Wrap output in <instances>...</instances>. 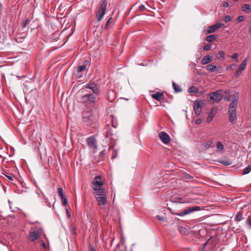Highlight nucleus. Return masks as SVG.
Returning <instances> with one entry per match:
<instances>
[{
	"instance_id": "nucleus-10",
	"label": "nucleus",
	"mask_w": 251,
	"mask_h": 251,
	"mask_svg": "<svg viewBox=\"0 0 251 251\" xmlns=\"http://www.w3.org/2000/svg\"><path fill=\"white\" fill-rule=\"evenodd\" d=\"M225 26L224 24L222 23H217L212 26H210L208 27V29L206 30L207 34H210L214 32L217 29L222 28Z\"/></svg>"
},
{
	"instance_id": "nucleus-25",
	"label": "nucleus",
	"mask_w": 251,
	"mask_h": 251,
	"mask_svg": "<svg viewBox=\"0 0 251 251\" xmlns=\"http://www.w3.org/2000/svg\"><path fill=\"white\" fill-rule=\"evenodd\" d=\"M173 87L174 89V90L176 92H180L182 91L181 89L180 88V86L176 84L175 82H173Z\"/></svg>"
},
{
	"instance_id": "nucleus-13",
	"label": "nucleus",
	"mask_w": 251,
	"mask_h": 251,
	"mask_svg": "<svg viewBox=\"0 0 251 251\" xmlns=\"http://www.w3.org/2000/svg\"><path fill=\"white\" fill-rule=\"evenodd\" d=\"M201 102V101H195L194 103L193 108L197 116L200 115L202 110Z\"/></svg>"
},
{
	"instance_id": "nucleus-15",
	"label": "nucleus",
	"mask_w": 251,
	"mask_h": 251,
	"mask_svg": "<svg viewBox=\"0 0 251 251\" xmlns=\"http://www.w3.org/2000/svg\"><path fill=\"white\" fill-rule=\"evenodd\" d=\"M229 121L230 123H233L236 119V110H228Z\"/></svg>"
},
{
	"instance_id": "nucleus-53",
	"label": "nucleus",
	"mask_w": 251,
	"mask_h": 251,
	"mask_svg": "<svg viewBox=\"0 0 251 251\" xmlns=\"http://www.w3.org/2000/svg\"><path fill=\"white\" fill-rule=\"evenodd\" d=\"M1 8H2V5L0 3V11L1 10Z\"/></svg>"
},
{
	"instance_id": "nucleus-31",
	"label": "nucleus",
	"mask_w": 251,
	"mask_h": 251,
	"mask_svg": "<svg viewBox=\"0 0 251 251\" xmlns=\"http://www.w3.org/2000/svg\"><path fill=\"white\" fill-rule=\"evenodd\" d=\"M30 22V20L29 18L26 19L25 21H24L22 23V26L23 28H25L26 26V25Z\"/></svg>"
},
{
	"instance_id": "nucleus-38",
	"label": "nucleus",
	"mask_w": 251,
	"mask_h": 251,
	"mask_svg": "<svg viewBox=\"0 0 251 251\" xmlns=\"http://www.w3.org/2000/svg\"><path fill=\"white\" fill-rule=\"evenodd\" d=\"M231 19H232V17L228 15V16H226L225 17L224 21L226 22L227 23V22L230 21L231 20Z\"/></svg>"
},
{
	"instance_id": "nucleus-34",
	"label": "nucleus",
	"mask_w": 251,
	"mask_h": 251,
	"mask_svg": "<svg viewBox=\"0 0 251 251\" xmlns=\"http://www.w3.org/2000/svg\"><path fill=\"white\" fill-rule=\"evenodd\" d=\"M211 48L212 47L210 44H207L203 47V49L205 51H208L211 50Z\"/></svg>"
},
{
	"instance_id": "nucleus-32",
	"label": "nucleus",
	"mask_w": 251,
	"mask_h": 251,
	"mask_svg": "<svg viewBox=\"0 0 251 251\" xmlns=\"http://www.w3.org/2000/svg\"><path fill=\"white\" fill-rule=\"evenodd\" d=\"M242 10L246 12H248V10L250 9V5L249 4H245L242 7Z\"/></svg>"
},
{
	"instance_id": "nucleus-52",
	"label": "nucleus",
	"mask_w": 251,
	"mask_h": 251,
	"mask_svg": "<svg viewBox=\"0 0 251 251\" xmlns=\"http://www.w3.org/2000/svg\"><path fill=\"white\" fill-rule=\"evenodd\" d=\"M104 151L103 150V151H101L100 152V155H101V156L103 155Z\"/></svg>"
},
{
	"instance_id": "nucleus-27",
	"label": "nucleus",
	"mask_w": 251,
	"mask_h": 251,
	"mask_svg": "<svg viewBox=\"0 0 251 251\" xmlns=\"http://www.w3.org/2000/svg\"><path fill=\"white\" fill-rule=\"evenodd\" d=\"M213 143V141L212 140H209L204 143L203 146L205 149H207L210 147Z\"/></svg>"
},
{
	"instance_id": "nucleus-17",
	"label": "nucleus",
	"mask_w": 251,
	"mask_h": 251,
	"mask_svg": "<svg viewBox=\"0 0 251 251\" xmlns=\"http://www.w3.org/2000/svg\"><path fill=\"white\" fill-rule=\"evenodd\" d=\"M212 57L209 55H205L201 60V63L202 64H207L212 61Z\"/></svg>"
},
{
	"instance_id": "nucleus-44",
	"label": "nucleus",
	"mask_w": 251,
	"mask_h": 251,
	"mask_svg": "<svg viewBox=\"0 0 251 251\" xmlns=\"http://www.w3.org/2000/svg\"><path fill=\"white\" fill-rule=\"evenodd\" d=\"M244 19V18L243 16H239L237 18V20L239 22L243 21Z\"/></svg>"
},
{
	"instance_id": "nucleus-33",
	"label": "nucleus",
	"mask_w": 251,
	"mask_h": 251,
	"mask_svg": "<svg viewBox=\"0 0 251 251\" xmlns=\"http://www.w3.org/2000/svg\"><path fill=\"white\" fill-rule=\"evenodd\" d=\"M236 65L234 64H232L231 65L226 67V70L227 71H229V70H234L235 67H236Z\"/></svg>"
},
{
	"instance_id": "nucleus-9",
	"label": "nucleus",
	"mask_w": 251,
	"mask_h": 251,
	"mask_svg": "<svg viewBox=\"0 0 251 251\" xmlns=\"http://www.w3.org/2000/svg\"><path fill=\"white\" fill-rule=\"evenodd\" d=\"M86 88L91 89L93 92V94L99 95V87L98 84L94 82H90L85 86Z\"/></svg>"
},
{
	"instance_id": "nucleus-11",
	"label": "nucleus",
	"mask_w": 251,
	"mask_h": 251,
	"mask_svg": "<svg viewBox=\"0 0 251 251\" xmlns=\"http://www.w3.org/2000/svg\"><path fill=\"white\" fill-rule=\"evenodd\" d=\"M247 64V59H245L240 65L239 68L235 72V75L239 76L243 72V71L246 69Z\"/></svg>"
},
{
	"instance_id": "nucleus-55",
	"label": "nucleus",
	"mask_w": 251,
	"mask_h": 251,
	"mask_svg": "<svg viewBox=\"0 0 251 251\" xmlns=\"http://www.w3.org/2000/svg\"><path fill=\"white\" fill-rule=\"evenodd\" d=\"M234 1H237L238 0H234Z\"/></svg>"
},
{
	"instance_id": "nucleus-4",
	"label": "nucleus",
	"mask_w": 251,
	"mask_h": 251,
	"mask_svg": "<svg viewBox=\"0 0 251 251\" xmlns=\"http://www.w3.org/2000/svg\"><path fill=\"white\" fill-rule=\"evenodd\" d=\"M200 209H201L200 206H192V207H188V208L184 210L182 212H178V213L172 212V213L175 215H177V216H179L180 217H182L185 215H188L193 212L199 211Z\"/></svg>"
},
{
	"instance_id": "nucleus-12",
	"label": "nucleus",
	"mask_w": 251,
	"mask_h": 251,
	"mask_svg": "<svg viewBox=\"0 0 251 251\" xmlns=\"http://www.w3.org/2000/svg\"><path fill=\"white\" fill-rule=\"evenodd\" d=\"M159 137L165 144H168L170 141L169 135L165 132H161L159 134Z\"/></svg>"
},
{
	"instance_id": "nucleus-22",
	"label": "nucleus",
	"mask_w": 251,
	"mask_h": 251,
	"mask_svg": "<svg viewBox=\"0 0 251 251\" xmlns=\"http://www.w3.org/2000/svg\"><path fill=\"white\" fill-rule=\"evenodd\" d=\"M216 146H217V149L219 151H220L222 152H224V147L223 144L221 142H220V141L217 142L216 143Z\"/></svg>"
},
{
	"instance_id": "nucleus-20",
	"label": "nucleus",
	"mask_w": 251,
	"mask_h": 251,
	"mask_svg": "<svg viewBox=\"0 0 251 251\" xmlns=\"http://www.w3.org/2000/svg\"><path fill=\"white\" fill-rule=\"evenodd\" d=\"M218 36L217 35H208L206 38V40L208 42H212L216 40Z\"/></svg>"
},
{
	"instance_id": "nucleus-50",
	"label": "nucleus",
	"mask_w": 251,
	"mask_h": 251,
	"mask_svg": "<svg viewBox=\"0 0 251 251\" xmlns=\"http://www.w3.org/2000/svg\"><path fill=\"white\" fill-rule=\"evenodd\" d=\"M232 99V96H228L226 98V100L227 101H230V100H231V99Z\"/></svg>"
},
{
	"instance_id": "nucleus-43",
	"label": "nucleus",
	"mask_w": 251,
	"mask_h": 251,
	"mask_svg": "<svg viewBox=\"0 0 251 251\" xmlns=\"http://www.w3.org/2000/svg\"><path fill=\"white\" fill-rule=\"evenodd\" d=\"M146 9L145 6L142 4L139 7V9L141 11H144Z\"/></svg>"
},
{
	"instance_id": "nucleus-54",
	"label": "nucleus",
	"mask_w": 251,
	"mask_h": 251,
	"mask_svg": "<svg viewBox=\"0 0 251 251\" xmlns=\"http://www.w3.org/2000/svg\"><path fill=\"white\" fill-rule=\"evenodd\" d=\"M43 246H45V244L44 243H43Z\"/></svg>"
},
{
	"instance_id": "nucleus-7",
	"label": "nucleus",
	"mask_w": 251,
	"mask_h": 251,
	"mask_svg": "<svg viewBox=\"0 0 251 251\" xmlns=\"http://www.w3.org/2000/svg\"><path fill=\"white\" fill-rule=\"evenodd\" d=\"M209 97L211 101L212 100L213 102H218L223 99V95L218 91L210 94Z\"/></svg>"
},
{
	"instance_id": "nucleus-19",
	"label": "nucleus",
	"mask_w": 251,
	"mask_h": 251,
	"mask_svg": "<svg viewBox=\"0 0 251 251\" xmlns=\"http://www.w3.org/2000/svg\"><path fill=\"white\" fill-rule=\"evenodd\" d=\"M213 109H211L209 113H208V115L207 117V119H206V121L207 123H209L214 118V114L213 113Z\"/></svg>"
},
{
	"instance_id": "nucleus-23",
	"label": "nucleus",
	"mask_w": 251,
	"mask_h": 251,
	"mask_svg": "<svg viewBox=\"0 0 251 251\" xmlns=\"http://www.w3.org/2000/svg\"><path fill=\"white\" fill-rule=\"evenodd\" d=\"M217 59L224 61L225 58V52L224 51H220L218 53V56H217Z\"/></svg>"
},
{
	"instance_id": "nucleus-21",
	"label": "nucleus",
	"mask_w": 251,
	"mask_h": 251,
	"mask_svg": "<svg viewBox=\"0 0 251 251\" xmlns=\"http://www.w3.org/2000/svg\"><path fill=\"white\" fill-rule=\"evenodd\" d=\"M87 63V61H85V63L84 64L79 66L77 68V71L83 73V72H84L85 70H86Z\"/></svg>"
},
{
	"instance_id": "nucleus-30",
	"label": "nucleus",
	"mask_w": 251,
	"mask_h": 251,
	"mask_svg": "<svg viewBox=\"0 0 251 251\" xmlns=\"http://www.w3.org/2000/svg\"><path fill=\"white\" fill-rule=\"evenodd\" d=\"M242 216H243V214H242V212H239V213H238V214L236 216V221H238V222H239L241 220H242V219L243 218Z\"/></svg>"
},
{
	"instance_id": "nucleus-14",
	"label": "nucleus",
	"mask_w": 251,
	"mask_h": 251,
	"mask_svg": "<svg viewBox=\"0 0 251 251\" xmlns=\"http://www.w3.org/2000/svg\"><path fill=\"white\" fill-rule=\"evenodd\" d=\"M39 232L37 230L30 232L29 234V238L31 241H34L39 237Z\"/></svg>"
},
{
	"instance_id": "nucleus-3",
	"label": "nucleus",
	"mask_w": 251,
	"mask_h": 251,
	"mask_svg": "<svg viewBox=\"0 0 251 251\" xmlns=\"http://www.w3.org/2000/svg\"><path fill=\"white\" fill-rule=\"evenodd\" d=\"M107 2L106 0H102L96 14V18L100 22L104 15L106 9Z\"/></svg>"
},
{
	"instance_id": "nucleus-40",
	"label": "nucleus",
	"mask_w": 251,
	"mask_h": 251,
	"mask_svg": "<svg viewBox=\"0 0 251 251\" xmlns=\"http://www.w3.org/2000/svg\"><path fill=\"white\" fill-rule=\"evenodd\" d=\"M229 5L228 2L227 1H224L222 3V6L224 8L227 7Z\"/></svg>"
},
{
	"instance_id": "nucleus-2",
	"label": "nucleus",
	"mask_w": 251,
	"mask_h": 251,
	"mask_svg": "<svg viewBox=\"0 0 251 251\" xmlns=\"http://www.w3.org/2000/svg\"><path fill=\"white\" fill-rule=\"evenodd\" d=\"M82 116L83 122L87 126H91L95 122V117L91 111H84Z\"/></svg>"
},
{
	"instance_id": "nucleus-18",
	"label": "nucleus",
	"mask_w": 251,
	"mask_h": 251,
	"mask_svg": "<svg viewBox=\"0 0 251 251\" xmlns=\"http://www.w3.org/2000/svg\"><path fill=\"white\" fill-rule=\"evenodd\" d=\"M217 67L215 65H213L212 64L208 65L206 66V69L207 71H209L211 72H215L217 71Z\"/></svg>"
},
{
	"instance_id": "nucleus-1",
	"label": "nucleus",
	"mask_w": 251,
	"mask_h": 251,
	"mask_svg": "<svg viewBox=\"0 0 251 251\" xmlns=\"http://www.w3.org/2000/svg\"><path fill=\"white\" fill-rule=\"evenodd\" d=\"M93 192L95 194V198L98 205L100 206H104L107 202V197L103 193L104 189L103 187L104 182L102 180L100 176H96L92 182Z\"/></svg>"
},
{
	"instance_id": "nucleus-42",
	"label": "nucleus",
	"mask_w": 251,
	"mask_h": 251,
	"mask_svg": "<svg viewBox=\"0 0 251 251\" xmlns=\"http://www.w3.org/2000/svg\"><path fill=\"white\" fill-rule=\"evenodd\" d=\"M202 123V120L201 119H198L195 121V124L197 125H200Z\"/></svg>"
},
{
	"instance_id": "nucleus-5",
	"label": "nucleus",
	"mask_w": 251,
	"mask_h": 251,
	"mask_svg": "<svg viewBox=\"0 0 251 251\" xmlns=\"http://www.w3.org/2000/svg\"><path fill=\"white\" fill-rule=\"evenodd\" d=\"M239 94L238 93L232 95V99L229 104L228 110H236L237 105L239 100Z\"/></svg>"
},
{
	"instance_id": "nucleus-48",
	"label": "nucleus",
	"mask_w": 251,
	"mask_h": 251,
	"mask_svg": "<svg viewBox=\"0 0 251 251\" xmlns=\"http://www.w3.org/2000/svg\"><path fill=\"white\" fill-rule=\"evenodd\" d=\"M23 39V38H21L20 37H18L17 36L16 37V41L18 42H22V40Z\"/></svg>"
},
{
	"instance_id": "nucleus-37",
	"label": "nucleus",
	"mask_w": 251,
	"mask_h": 251,
	"mask_svg": "<svg viewBox=\"0 0 251 251\" xmlns=\"http://www.w3.org/2000/svg\"><path fill=\"white\" fill-rule=\"evenodd\" d=\"M238 57V54L237 53H235L234 54H233L231 56V58H232V59H234L236 60V61L237 62H238V59L237 58V57Z\"/></svg>"
},
{
	"instance_id": "nucleus-47",
	"label": "nucleus",
	"mask_w": 251,
	"mask_h": 251,
	"mask_svg": "<svg viewBox=\"0 0 251 251\" xmlns=\"http://www.w3.org/2000/svg\"><path fill=\"white\" fill-rule=\"evenodd\" d=\"M156 217L158 219V220H159V221H164V218H163V217H161L160 216L157 215L156 216Z\"/></svg>"
},
{
	"instance_id": "nucleus-24",
	"label": "nucleus",
	"mask_w": 251,
	"mask_h": 251,
	"mask_svg": "<svg viewBox=\"0 0 251 251\" xmlns=\"http://www.w3.org/2000/svg\"><path fill=\"white\" fill-rule=\"evenodd\" d=\"M60 199L61 200L62 205L66 207H68L69 205H68V200H67V198H66V197L61 198H60Z\"/></svg>"
},
{
	"instance_id": "nucleus-28",
	"label": "nucleus",
	"mask_w": 251,
	"mask_h": 251,
	"mask_svg": "<svg viewBox=\"0 0 251 251\" xmlns=\"http://www.w3.org/2000/svg\"><path fill=\"white\" fill-rule=\"evenodd\" d=\"M58 193L60 198L65 197L64 194L63 189L61 187L58 188Z\"/></svg>"
},
{
	"instance_id": "nucleus-29",
	"label": "nucleus",
	"mask_w": 251,
	"mask_h": 251,
	"mask_svg": "<svg viewBox=\"0 0 251 251\" xmlns=\"http://www.w3.org/2000/svg\"><path fill=\"white\" fill-rule=\"evenodd\" d=\"M251 171V166L249 165L244 169L243 174L244 175H246V174H249Z\"/></svg>"
},
{
	"instance_id": "nucleus-35",
	"label": "nucleus",
	"mask_w": 251,
	"mask_h": 251,
	"mask_svg": "<svg viewBox=\"0 0 251 251\" xmlns=\"http://www.w3.org/2000/svg\"><path fill=\"white\" fill-rule=\"evenodd\" d=\"M83 73L82 72H79L76 70V72L75 73V75L77 78H80L82 76Z\"/></svg>"
},
{
	"instance_id": "nucleus-16",
	"label": "nucleus",
	"mask_w": 251,
	"mask_h": 251,
	"mask_svg": "<svg viewBox=\"0 0 251 251\" xmlns=\"http://www.w3.org/2000/svg\"><path fill=\"white\" fill-rule=\"evenodd\" d=\"M163 93L161 92H156L151 95L152 98L156 100H160L163 99Z\"/></svg>"
},
{
	"instance_id": "nucleus-36",
	"label": "nucleus",
	"mask_w": 251,
	"mask_h": 251,
	"mask_svg": "<svg viewBox=\"0 0 251 251\" xmlns=\"http://www.w3.org/2000/svg\"><path fill=\"white\" fill-rule=\"evenodd\" d=\"M5 176L8 179V180L10 181H12L13 180V176L11 174L5 175Z\"/></svg>"
},
{
	"instance_id": "nucleus-6",
	"label": "nucleus",
	"mask_w": 251,
	"mask_h": 251,
	"mask_svg": "<svg viewBox=\"0 0 251 251\" xmlns=\"http://www.w3.org/2000/svg\"><path fill=\"white\" fill-rule=\"evenodd\" d=\"M96 97L93 94H87L83 96L80 99V101L83 103L92 102L94 103L95 102Z\"/></svg>"
},
{
	"instance_id": "nucleus-41",
	"label": "nucleus",
	"mask_w": 251,
	"mask_h": 251,
	"mask_svg": "<svg viewBox=\"0 0 251 251\" xmlns=\"http://www.w3.org/2000/svg\"><path fill=\"white\" fill-rule=\"evenodd\" d=\"M247 225L251 228V220H250V218L249 217L247 220L246 222Z\"/></svg>"
},
{
	"instance_id": "nucleus-39",
	"label": "nucleus",
	"mask_w": 251,
	"mask_h": 251,
	"mask_svg": "<svg viewBox=\"0 0 251 251\" xmlns=\"http://www.w3.org/2000/svg\"><path fill=\"white\" fill-rule=\"evenodd\" d=\"M222 163L226 166H228L231 164L230 162L227 161H223L222 162Z\"/></svg>"
},
{
	"instance_id": "nucleus-8",
	"label": "nucleus",
	"mask_w": 251,
	"mask_h": 251,
	"mask_svg": "<svg viewBox=\"0 0 251 251\" xmlns=\"http://www.w3.org/2000/svg\"><path fill=\"white\" fill-rule=\"evenodd\" d=\"M86 142L89 147L94 150V152L97 149V145L96 138L93 136H91L87 138Z\"/></svg>"
},
{
	"instance_id": "nucleus-45",
	"label": "nucleus",
	"mask_w": 251,
	"mask_h": 251,
	"mask_svg": "<svg viewBox=\"0 0 251 251\" xmlns=\"http://www.w3.org/2000/svg\"><path fill=\"white\" fill-rule=\"evenodd\" d=\"M66 212L67 215L68 216V217L70 218L71 217V214H70V213L69 211L68 207H66Z\"/></svg>"
},
{
	"instance_id": "nucleus-49",
	"label": "nucleus",
	"mask_w": 251,
	"mask_h": 251,
	"mask_svg": "<svg viewBox=\"0 0 251 251\" xmlns=\"http://www.w3.org/2000/svg\"><path fill=\"white\" fill-rule=\"evenodd\" d=\"M176 199L177 200V201H176V202H180V203H183L184 202L183 201V202L180 201L182 199L181 198H180V197L176 198Z\"/></svg>"
},
{
	"instance_id": "nucleus-51",
	"label": "nucleus",
	"mask_w": 251,
	"mask_h": 251,
	"mask_svg": "<svg viewBox=\"0 0 251 251\" xmlns=\"http://www.w3.org/2000/svg\"><path fill=\"white\" fill-rule=\"evenodd\" d=\"M90 251H96L94 248L92 246L90 247Z\"/></svg>"
},
{
	"instance_id": "nucleus-46",
	"label": "nucleus",
	"mask_w": 251,
	"mask_h": 251,
	"mask_svg": "<svg viewBox=\"0 0 251 251\" xmlns=\"http://www.w3.org/2000/svg\"><path fill=\"white\" fill-rule=\"evenodd\" d=\"M112 19V18L110 17L108 19V20H107V22H106V25L105 26V28H107V26H108V24L110 23V20Z\"/></svg>"
},
{
	"instance_id": "nucleus-26",
	"label": "nucleus",
	"mask_w": 251,
	"mask_h": 251,
	"mask_svg": "<svg viewBox=\"0 0 251 251\" xmlns=\"http://www.w3.org/2000/svg\"><path fill=\"white\" fill-rule=\"evenodd\" d=\"M198 88L194 86H192L190 87L188 90V92L190 93H196L198 92Z\"/></svg>"
}]
</instances>
